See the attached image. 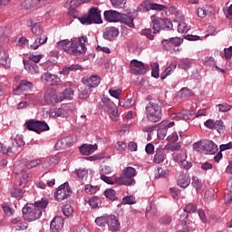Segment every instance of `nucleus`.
Listing matches in <instances>:
<instances>
[{
  "mask_svg": "<svg viewBox=\"0 0 232 232\" xmlns=\"http://www.w3.org/2000/svg\"><path fill=\"white\" fill-rule=\"evenodd\" d=\"M151 75L155 78V79H159V63H154L153 64H151Z\"/></svg>",
  "mask_w": 232,
  "mask_h": 232,
  "instance_id": "49",
  "label": "nucleus"
},
{
  "mask_svg": "<svg viewBox=\"0 0 232 232\" xmlns=\"http://www.w3.org/2000/svg\"><path fill=\"white\" fill-rule=\"evenodd\" d=\"M73 70H81V65L72 64L65 66L62 71H60V73L61 75H70V72H73Z\"/></svg>",
  "mask_w": 232,
  "mask_h": 232,
  "instance_id": "34",
  "label": "nucleus"
},
{
  "mask_svg": "<svg viewBox=\"0 0 232 232\" xmlns=\"http://www.w3.org/2000/svg\"><path fill=\"white\" fill-rule=\"evenodd\" d=\"M204 198L207 202H211V200H215V188H210L205 192Z\"/></svg>",
  "mask_w": 232,
  "mask_h": 232,
  "instance_id": "40",
  "label": "nucleus"
},
{
  "mask_svg": "<svg viewBox=\"0 0 232 232\" xmlns=\"http://www.w3.org/2000/svg\"><path fill=\"white\" fill-rule=\"evenodd\" d=\"M202 148L208 151L209 155H215L218 151V146L211 140H202Z\"/></svg>",
  "mask_w": 232,
  "mask_h": 232,
  "instance_id": "15",
  "label": "nucleus"
},
{
  "mask_svg": "<svg viewBox=\"0 0 232 232\" xmlns=\"http://www.w3.org/2000/svg\"><path fill=\"white\" fill-rule=\"evenodd\" d=\"M99 189H101L99 186H93L90 184H86L84 186V191L87 195H95Z\"/></svg>",
  "mask_w": 232,
  "mask_h": 232,
  "instance_id": "36",
  "label": "nucleus"
},
{
  "mask_svg": "<svg viewBox=\"0 0 232 232\" xmlns=\"http://www.w3.org/2000/svg\"><path fill=\"white\" fill-rule=\"evenodd\" d=\"M179 68L181 70H189L191 68V63L189 61H183L179 64Z\"/></svg>",
  "mask_w": 232,
  "mask_h": 232,
  "instance_id": "61",
  "label": "nucleus"
},
{
  "mask_svg": "<svg viewBox=\"0 0 232 232\" xmlns=\"http://www.w3.org/2000/svg\"><path fill=\"white\" fill-rule=\"evenodd\" d=\"M172 119H183L184 121L189 120V116L185 112H177L172 114Z\"/></svg>",
  "mask_w": 232,
  "mask_h": 232,
  "instance_id": "53",
  "label": "nucleus"
},
{
  "mask_svg": "<svg viewBox=\"0 0 232 232\" xmlns=\"http://www.w3.org/2000/svg\"><path fill=\"white\" fill-rule=\"evenodd\" d=\"M13 224L16 231H24V229H28V223H23L20 218H14L13 220Z\"/></svg>",
  "mask_w": 232,
  "mask_h": 232,
  "instance_id": "28",
  "label": "nucleus"
},
{
  "mask_svg": "<svg viewBox=\"0 0 232 232\" xmlns=\"http://www.w3.org/2000/svg\"><path fill=\"white\" fill-rule=\"evenodd\" d=\"M83 82L90 88H97L98 84H101V77L98 75H92L87 80H83Z\"/></svg>",
  "mask_w": 232,
  "mask_h": 232,
  "instance_id": "25",
  "label": "nucleus"
},
{
  "mask_svg": "<svg viewBox=\"0 0 232 232\" xmlns=\"http://www.w3.org/2000/svg\"><path fill=\"white\" fill-rule=\"evenodd\" d=\"M60 100L61 102L64 101V99H73V90L65 89L63 92H60Z\"/></svg>",
  "mask_w": 232,
  "mask_h": 232,
  "instance_id": "35",
  "label": "nucleus"
},
{
  "mask_svg": "<svg viewBox=\"0 0 232 232\" xmlns=\"http://www.w3.org/2000/svg\"><path fill=\"white\" fill-rule=\"evenodd\" d=\"M27 26L31 28V32L33 34L31 36L33 44L30 45L32 50H37V48L42 46V44H46L48 36L44 34V29L41 26V22L39 20L34 18L29 19L27 21Z\"/></svg>",
  "mask_w": 232,
  "mask_h": 232,
  "instance_id": "2",
  "label": "nucleus"
},
{
  "mask_svg": "<svg viewBox=\"0 0 232 232\" xmlns=\"http://www.w3.org/2000/svg\"><path fill=\"white\" fill-rule=\"evenodd\" d=\"M218 106L219 108V111H222V112L229 111V110H231L232 108V106L227 102H223L221 104H218Z\"/></svg>",
  "mask_w": 232,
  "mask_h": 232,
  "instance_id": "57",
  "label": "nucleus"
},
{
  "mask_svg": "<svg viewBox=\"0 0 232 232\" xmlns=\"http://www.w3.org/2000/svg\"><path fill=\"white\" fill-rule=\"evenodd\" d=\"M189 184H191V178H189V175L184 173L179 174L178 177V186L186 188Z\"/></svg>",
  "mask_w": 232,
  "mask_h": 232,
  "instance_id": "21",
  "label": "nucleus"
},
{
  "mask_svg": "<svg viewBox=\"0 0 232 232\" xmlns=\"http://www.w3.org/2000/svg\"><path fill=\"white\" fill-rule=\"evenodd\" d=\"M64 227V220L61 217H54L51 221V231L53 232H60L63 231V227Z\"/></svg>",
  "mask_w": 232,
  "mask_h": 232,
  "instance_id": "17",
  "label": "nucleus"
},
{
  "mask_svg": "<svg viewBox=\"0 0 232 232\" xmlns=\"http://www.w3.org/2000/svg\"><path fill=\"white\" fill-rule=\"evenodd\" d=\"M114 8H123L126 5V0H111Z\"/></svg>",
  "mask_w": 232,
  "mask_h": 232,
  "instance_id": "47",
  "label": "nucleus"
},
{
  "mask_svg": "<svg viewBox=\"0 0 232 232\" xmlns=\"http://www.w3.org/2000/svg\"><path fill=\"white\" fill-rule=\"evenodd\" d=\"M92 93V88L90 85L86 84V82H83L82 84L78 86V95L80 99H88Z\"/></svg>",
  "mask_w": 232,
  "mask_h": 232,
  "instance_id": "18",
  "label": "nucleus"
},
{
  "mask_svg": "<svg viewBox=\"0 0 232 232\" xmlns=\"http://www.w3.org/2000/svg\"><path fill=\"white\" fill-rule=\"evenodd\" d=\"M179 93L181 97H193V95H195V93L188 88L181 89Z\"/></svg>",
  "mask_w": 232,
  "mask_h": 232,
  "instance_id": "54",
  "label": "nucleus"
},
{
  "mask_svg": "<svg viewBox=\"0 0 232 232\" xmlns=\"http://www.w3.org/2000/svg\"><path fill=\"white\" fill-rule=\"evenodd\" d=\"M120 21H121L123 24H126V26H129V28H135V24L133 23V17L128 14H121Z\"/></svg>",
  "mask_w": 232,
  "mask_h": 232,
  "instance_id": "29",
  "label": "nucleus"
},
{
  "mask_svg": "<svg viewBox=\"0 0 232 232\" xmlns=\"http://www.w3.org/2000/svg\"><path fill=\"white\" fill-rule=\"evenodd\" d=\"M150 10L164 11V10H168V6L159 5V4H150Z\"/></svg>",
  "mask_w": 232,
  "mask_h": 232,
  "instance_id": "60",
  "label": "nucleus"
},
{
  "mask_svg": "<svg viewBox=\"0 0 232 232\" xmlns=\"http://www.w3.org/2000/svg\"><path fill=\"white\" fill-rule=\"evenodd\" d=\"M63 213L65 217H72V215H73V208H72L70 205H65L63 208Z\"/></svg>",
  "mask_w": 232,
  "mask_h": 232,
  "instance_id": "52",
  "label": "nucleus"
},
{
  "mask_svg": "<svg viewBox=\"0 0 232 232\" xmlns=\"http://www.w3.org/2000/svg\"><path fill=\"white\" fill-rule=\"evenodd\" d=\"M177 70V62H172L164 71L163 73L160 75L161 81H164L168 75H171L172 72H175Z\"/></svg>",
  "mask_w": 232,
  "mask_h": 232,
  "instance_id": "27",
  "label": "nucleus"
},
{
  "mask_svg": "<svg viewBox=\"0 0 232 232\" xmlns=\"http://www.w3.org/2000/svg\"><path fill=\"white\" fill-rule=\"evenodd\" d=\"M137 201L135 200V197L133 196H127V197H124L122 198V203L123 204H129V205H133L135 204Z\"/></svg>",
  "mask_w": 232,
  "mask_h": 232,
  "instance_id": "56",
  "label": "nucleus"
},
{
  "mask_svg": "<svg viewBox=\"0 0 232 232\" xmlns=\"http://www.w3.org/2000/svg\"><path fill=\"white\" fill-rule=\"evenodd\" d=\"M151 21H152V29L153 34H158V32H160L161 30V25L159 24L161 21V18H155V16H151Z\"/></svg>",
  "mask_w": 232,
  "mask_h": 232,
  "instance_id": "38",
  "label": "nucleus"
},
{
  "mask_svg": "<svg viewBox=\"0 0 232 232\" xmlns=\"http://www.w3.org/2000/svg\"><path fill=\"white\" fill-rule=\"evenodd\" d=\"M0 64L5 68H10V57L6 50L0 46Z\"/></svg>",
  "mask_w": 232,
  "mask_h": 232,
  "instance_id": "20",
  "label": "nucleus"
},
{
  "mask_svg": "<svg viewBox=\"0 0 232 232\" xmlns=\"http://www.w3.org/2000/svg\"><path fill=\"white\" fill-rule=\"evenodd\" d=\"M24 146V140H23V138L21 136H16L12 141V146L7 149L3 145V143H0V153L3 152L4 155L12 157L14 153H21Z\"/></svg>",
  "mask_w": 232,
  "mask_h": 232,
  "instance_id": "6",
  "label": "nucleus"
},
{
  "mask_svg": "<svg viewBox=\"0 0 232 232\" xmlns=\"http://www.w3.org/2000/svg\"><path fill=\"white\" fill-rule=\"evenodd\" d=\"M224 14L227 19L232 20V5L228 8L224 9Z\"/></svg>",
  "mask_w": 232,
  "mask_h": 232,
  "instance_id": "64",
  "label": "nucleus"
},
{
  "mask_svg": "<svg viewBox=\"0 0 232 232\" xmlns=\"http://www.w3.org/2000/svg\"><path fill=\"white\" fill-rule=\"evenodd\" d=\"M162 46L164 50H167V52H169L170 53H173V45L171 44V41L169 39H164L161 41Z\"/></svg>",
  "mask_w": 232,
  "mask_h": 232,
  "instance_id": "41",
  "label": "nucleus"
},
{
  "mask_svg": "<svg viewBox=\"0 0 232 232\" xmlns=\"http://www.w3.org/2000/svg\"><path fill=\"white\" fill-rule=\"evenodd\" d=\"M88 15L94 24H102V18L101 17L99 7H91Z\"/></svg>",
  "mask_w": 232,
  "mask_h": 232,
  "instance_id": "12",
  "label": "nucleus"
},
{
  "mask_svg": "<svg viewBox=\"0 0 232 232\" xmlns=\"http://www.w3.org/2000/svg\"><path fill=\"white\" fill-rule=\"evenodd\" d=\"M91 1L93 0H71L70 6H80V5H82L83 3H91Z\"/></svg>",
  "mask_w": 232,
  "mask_h": 232,
  "instance_id": "59",
  "label": "nucleus"
},
{
  "mask_svg": "<svg viewBox=\"0 0 232 232\" xmlns=\"http://www.w3.org/2000/svg\"><path fill=\"white\" fill-rule=\"evenodd\" d=\"M198 16L201 19H204L206 15H212L213 14V7L211 5H206L205 7H199L197 10Z\"/></svg>",
  "mask_w": 232,
  "mask_h": 232,
  "instance_id": "22",
  "label": "nucleus"
},
{
  "mask_svg": "<svg viewBox=\"0 0 232 232\" xmlns=\"http://www.w3.org/2000/svg\"><path fill=\"white\" fill-rule=\"evenodd\" d=\"M47 206L48 199L46 198H42L41 201H37L30 206H24L22 209L24 220H27V222L39 220V218L43 217V209H44Z\"/></svg>",
  "mask_w": 232,
  "mask_h": 232,
  "instance_id": "3",
  "label": "nucleus"
},
{
  "mask_svg": "<svg viewBox=\"0 0 232 232\" xmlns=\"http://www.w3.org/2000/svg\"><path fill=\"white\" fill-rule=\"evenodd\" d=\"M159 24L161 26V30H166L167 32H169L170 30H173V24L169 19H162L158 22Z\"/></svg>",
  "mask_w": 232,
  "mask_h": 232,
  "instance_id": "31",
  "label": "nucleus"
},
{
  "mask_svg": "<svg viewBox=\"0 0 232 232\" xmlns=\"http://www.w3.org/2000/svg\"><path fill=\"white\" fill-rule=\"evenodd\" d=\"M135 177H137V169L133 167H126L121 175L115 178V182L121 186H135Z\"/></svg>",
  "mask_w": 232,
  "mask_h": 232,
  "instance_id": "5",
  "label": "nucleus"
},
{
  "mask_svg": "<svg viewBox=\"0 0 232 232\" xmlns=\"http://www.w3.org/2000/svg\"><path fill=\"white\" fill-rule=\"evenodd\" d=\"M24 66L26 72H28V73H31V75H35L39 73V65H37V63L24 60Z\"/></svg>",
  "mask_w": 232,
  "mask_h": 232,
  "instance_id": "19",
  "label": "nucleus"
},
{
  "mask_svg": "<svg viewBox=\"0 0 232 232\" xmlns=\"http://www.w3.org/2000/svg\"><path fill=\"white\" fill-rule=\"evenodd\" d=\"M145 115L149 122H160L162 121V108L156 102H149L145 107Z\"/></svg>",
  "mask_w": 232,
  "mask_h": 232,
  "instance_id": "4",
  "label": "nucleus"
},
{
  "mask_svg": "<svg viewBox=\"0 0 232 232\" xmlns=\"http://www.w3.org/2000/svg\"><path fill=\"white\" fill-rule=\"evenodd\" d=\"M142 34L145 35V37H147V39H150V41H153V33L151 32V30L149 29H143L142 31Z\"/></svg>",
  "mask_w": 232,
  "mask_h": 232,
  "instance_id": "62",
  "label": "nucleus"
},
{
  "mask_svg": "<svg viewBox=\"0 0 232 232\" xmlns=\"http://www.w3.org/2000/svg\"><path fill=\"white\" fill-rule=\"evenodd\" d=\"M225 55L223 56V59H231L232 57V46L228 48L224 49Z\"/></svg>",
  "mask_w": 232,
  "mask_h": 232,
  "instance_id": "63",
  "label": "nucleus"
},
{
  "mask_svg": "<svg viewBox=\"0 0 232 232\" xmlns=\"http://www.w3.org/2000/svg\"><path fill=\"white\" fill-rule=\"evenodd\" d=\"M26 129L29 131H34L35 133H43V131H48L50 126L48 123L43 121L29 120L25 122Z\"/></svg>",
  "mask_w": 232,
  "mask_h": 232,
  "instance_id": "7",
  "label": "nucleus"
},
{
  "mask_svg": "<svg viewBox=\"0 0 232 232\" xmlns=\"http://www.w3.org/2000/svg\"><path fill=\"white\" fill-rule=\"evenodd\" d=\"M191 185L193 188H195L198 191H202L204 189V185L200 183V180H198V178L193 177L192 178V183Z\"/></svg>",
  "mask_w": 232,
  "mask_h": 232,
  "instance_id": "42",
  "label": "nucleus"
},
{
  "mask_svg": "<svg viewBox=\"0 0 232 232\" xmlns=\"http://www.w3.org/2000/svg\"><path fill=\"white\" fill-rule=\"evenodd\" d=\"M164 160H166V152L162 149H158L154 155L153 161L155 164H162Z\"/></svg>",
  "mask_w": 232,
  "mask_h": 232,
  "instance_id": "26",
  "label": "nucleus"
},
{
  "mask_svg": "<svg viewBox=\"0 0 232 232\" xmlns=\"http://www.w3.org/2000/svg\"><path fill=\"white\" fill-rule=\"evenodd\" d=\"M79 150L82 155H92V153H94L96 151L97 145L83 144L79 148Z\"/></svg>",
  "mask_w": 232,
  "mask_h": 232,
  "instance_id": "24",
  "label": "nucleus"
},
{
  "mask_svg": "<svg viewBox=\"0 0 232 232\" xmlns=\"http://www.w3.org/2000/svg\"><path fill=\"white\" fill-rule=\"evenodd\" d=\"M11 195L14 198L21 200V198H23V197L24 196V191L21 188H14L11 190Z\"/></svg>",
  "mask_w": 232,
  "mask_h": 232,
  "instance_id": "39",
  "label": "nucleus"
},
{
  "mask_svg": "<svg viewBox=\"0 0 232 232\" xmlns=\"http://www.w3.org/2000/svg\"><path fill=\"white\" fill-rule=\"evenodd\" d=\"M32 88H34V84L28 81H21L20 84L14 90V94L18 95L20 93H26L28 92H32Z\"/></svg>",
  "mask_w": 232,
  "mask_h": 232,
  "instance_id": "13",
  "label": "nucleus"
},
{
  "mask_svg": "<svg viewBox=\"0 0 232 232\" xmlns=\"http://www.w3.org/2000/svg\"><path fill=\"white\" fill-rule=\"evenodd\" d=\"M86 43H88L87 36H81L78 40H62L57 43L58 50H64L70 55H82L86 53Z\"/></svg>",
  "mask_w": 232,
  "mask_h": 232,
  "instance_id": "1",
  "label": "nucleus"
},
{
  "mask_svg": "<svg viewBox=\"0 0 232 232\" xmlns=\"http://www.w3.org/2000/svg\"><path fill=\"white\" fill-rule=\"evenodd\" d=\"M178 32L179 34H184V32H189V26H188L185 23L179 24Z\"/></svg>",
  "mask_w": 232,
  "mask_h": 232,
  "instance_id": "58",
  "label": "nucleus"
},
{
  "mask_svg": "<svg viewBox=\"0 0 232 232\" xmlns=\"http://www.w3.org/2000/svg\"><path fill=\"white\" fill-rule=\"evenodd\" d=\"M108 226L110 231H119L121 229V223L114 215H111V219H109Z\"/></svg>",
  "mask_w": 232,
  "mask_h": 232,
  "instance_id": "23",
  "label": "nucleus"
},
{
  "mask_svg": "<svg viewBox=\"0 0 232 232\" xmlns=\"http://www.w3.org/2000/svg\"><path fill=\"white\" fill-rule=\"evenodd\" d=\"M102 108L104 110H106V111H108V113H111V119H113V117H117V106H115V104H113V102H111L110 100V98H106V97H103L102 99Z\"/></svg>",
  "mask_w": 232,
  "mask_h": 232,
  "instance_id": "11",
  "label": "nucleus"
},
{
  "mask_svg": "<svg viewBox=\"0 0 232 232\" xmlns=\"http://www.w3.org/2000/svg\"><path fill=\"white\" fill-rule=\"evenodd\" d=\"M44 101L47 104H55L61 102V97L55 89L50 88L44 93Z\"/></svg>",
  "mask_w": 232,
  "mask_h": 232,
  "instance_id": "10",
  "label": "nucleus"
},
{
  "mask_svg": "<svg viewBox=\"0 0 232 232\" xmlns=\"http://www.w3.org/2000/svg\"><path fill=\"white\" fill-rule=\"evenodd\" d=\"M111 218V215L105 214L103 216L98 217L95 219V223L97 226H106L110 222V219Z\"/></svg>",
  "mask_w": 232,
  "mask_h": 232,
  "instance_id": "32",
  "label": "nucleus"
},
{
  "mask_svg": "<svg viewBox=\"0 0 232 232\" xmlns=\"http://www.w3.org/2000/svg\"><path fill=\"white\" fill-rule=\"evenodd\" d=\"M78 21L82 23V24H92V19L89 14H83L82 17H78Z\"/></svg>",
  "mask_w": 232,
  "mask_h": 232,
  "instance_id": "48",
  "label": "nucleus"
},
{
  "mask_svg": "<svg viewBox=\"0 0 232 232\" xmlns=\"http://www.w3.org/2000/svg\"><path fill=\"white\" fill-rule=\"evenodd\" d=\"M130 73L133 75H144L148 69H146V65L142 63V62H139V60H131L130 63Z\"/></svg>",
  "mask_w": 232,
  "mask_h": 232,
  "instance_id": "9",
  "label": "nucleus"
},
{
  "mask_svg": "<svg viewBox=\"0 0 232 232\" xmlns=\"http://www.w3.org/2000/svg\"><path fill=\"white\" fill-rule=\"evenodd\" d=\"M51 115L52 117H67L65 114H64V109L63 108H58V109H55L53 111L51 112Z\"/></svg>",
  "mask_w": 232,
  "mask_h": 232,
  "instance_id": "46",
  "label": "nucleus"
},
{
  "mask_svg": "<svg viewBox=\"0 0 232 232\" xmlns=\"http://www.w3.org/2000/svg\"><path fill=\"white\" fill-rule=\"evenodd\" d=\"M119 36V29L117 27H107L103 32V38L107 41H115Z\"/></svg>",
  "mask_w": 232,
  "mask_h": 232,
  "instance_id": "16",
  "label": "nucleus"
},
{
  "mask_svg": "<svg viewBox=\"0 0 232 232\" xmlns=\"http://www.w3.org/2000/svg\"><path fill=\"white\" fill-rule=\"evenodd\" d=\"M157 135L160 140H164V139L168 135V128L164 125V123H160V127L157 130Z\"/></svg>",
  "mask_w": 232,
  "mask_h": 232,
  "instance_id": "30",
  "label": "nucleus"
},
{
  "mask_svg": "<svg viewBox=\"0 0 232 232\" xmlns=\"http://www.w3.org/2000/svg\"><path fill=\"white\" fill-rule=\"evenodd\" d=\"M76 175H77L80 182H82V184H84V181L88 180V169H77Z\"/></svg>",
  "mask_w": 232,
  "mask_h": 232,
  "instance_id": "33",
  "label": "nucleus"
},
{
  "mask_svg": "<svg viewBox=\"0 0 232 232\" xmlns=\"http://www.w3.org/2000/svg\"><path fill=\"white\" fill-rule=\"evenodd\" d=\"M169 40L170 41L173 47L180 46V44H182V43L184 41V39H182L180 37H171V38H169Z\"/></svg>",
  "mask_w": 232,
  "mask_h": 232,
  "instance_id": "45",
  "label": "nucleus"
},
{
  "mask_svg": "<svg viewBox=\"0 0 232 232\" xmlns=\"http://www.w3.org/2000/svg\"><path fill=\"white\" fill-rule=\"evenodd\" d=\"M54 75L55 74H52L50 72H44L42 76L41 79L44 82H48L50 84V82H52V79H54Z\"/></svg>",
  "mask_w": 232,
  "mask_h": 232,
  "instance_id": "51",
  "label": "nucleus"
},
{
  "mask_svg": "<svg viewBox=\"0 0 232 232\" xmlns=\"http://www.w3.org/2000/svg\"><path fill=\"white\" fill-rule=\"evenodd\" d=\"M69 197H72V188L68 182H64L59 186L54 192V199L57 200V202H63V200H66Z\"/></svg>",
  "mask_w": 232,
  "mask_h": 232,
  "instance_id": "8",
  "label": "nucleus"
},
{
  "mask_svg": "<svg viewBox=\"0 0 232 232\" xmlns=\"http://www.w3.org/2000/svg\"><path fill=\"white\" fill-rule=\"evenodd\" d=\"M122 14L114 11V10H109V11H105L103 13V17L105 19V21H108V23H119V21H121V15Z\"/></svg>",
  "mask_w": 232,
  "mask_h": 232,
  "instance_id": "14",
  "label": "nucleus"
},
{
  "mask_svg": "<svg viewBox=\"0 0 232 232\" xmlns=\"http://www.w3.org/2000/svg\"><path fill=\"white\" fill-rule=\"evenodd\" d=\"M99 204H101V198H99L97 196H93L91 199H89V206H91V208H99Z\"/></svg>",
  "mask_w": 232,
  "mask_h": 232,
  "instance_id": "44",
  "label": "nucleus"
},
{
  "mask_svg": "<svg viewBox=\"0 0 232 232\" xmlns=\"http://www.w3.org/2000/svg\"><path fill=\"white\" fill-rule=\"evenodd\" d=\"M51 86H61L63 84V81H61V78L59 76L54 74V78L51 79V82H49Z\"/></svg>",
  "mask_w": 232,
  "mask_h": 232,
  "instance_id": "55",
  "label": "nucleus"
},
{
  "mask_svg": "<svg viewBox=\"0 0 232 232\" xmlns=\"http://www.w3.org/2000/svg\"><path fill=\"white\" fill-rule=\"evenodd\" d=\"M185 213H197V205L188 203L183 209Z\"/></svg>",
  "mask_w": 232,
  "mask_h": 232,
  "instance_id": "50",
  "label": "nucleus"
},
{
  "mask_svg": "<svg viewBox=\"0 0 232 232\" xmlns=\"http://www.w3.org/2000/svg\"><path fill=\"white\" fill-rule=\"evenodd\" d=\"M104 195H105L106 198H109V200H117V196H115L116 192L112 188H107L104 191Z\"/></svg>",
  "mask_w": 232,
  "mask_h": 232,
  "instance_id": "43",
  "label": "nucleus"
},
{
  "mask_svg": "<svg viewBox=\"0 0 232 232\" xmlns=\"http://www.w3.org/2000/svg\"><path fill=\"white\" fill-rule=\"evenodd\" d=\"M182 217H184L182 223H181L183 229H185V232L191 231V229L189 228V218H188L189 215L183 213L180 215L181 218H182Z\"/></svg>",
  "mask_w": 232,
  "mask_h": 232,
  "instance_id": "37",
  "label": "nucleus"
}]
</instances>
